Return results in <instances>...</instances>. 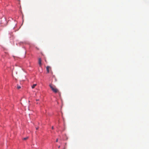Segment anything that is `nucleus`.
Listing matches in <instances>:
<instances>
[{"label":"nucleus","mask_w":149,"mask_h":149,"mask_svg":"<svg viewBox=\"0 0 149 149\" xmlns=\"http://www.w3.org/2000/svg\"><path fill=\"white\" fill-rule=\"evenodd\" d=\"M60 148V146H58V148Z\"/></svg>","instance_id":"nucleus-11"},{"label":"nucleus","mask_w":149,"mask_h":149,"mask_svg":"<svg viewBox=\"0 0 149 149\" xmlns=\"http://www.w3.org/2000/svg\"><path fill=\"white\" fill-rule=\"evenodd\" d=\"M21 86H19L18 85H17V88L18 89H19L21 88Z\"/></svg>","instance_id":"nucleus-5"},{"label":"nucleus","mask_w":149,"mask_h":149,"mask_svg":"<svg viewBox=\"0 0 149 149\" xmlns=\"http://www.w3.org/2000/svg\"><path fill=\"white\" fill-rule=\"evenodd\" d=\"M49 86L53 92L55 93H59L58 90L56 87V86L52 84H49Z\"/></svg>","instance_id":"nucleus-1"},{"label":"nucleus","mask_w":149,"mask_h":149,"mask_svg":"<svg viewBox=\"0 0 149 149\" xmlns=\"http://www.w3.org/2000/svg\"><path fill=\"white\" fill-rule=\"evenodd\" d=\"M52 130H53L54 129V127L53 126H52Z\"/></svg>","instance_id":"nucleus-7"},{"label":"nucleus","mask_w":149,"mask_h":149,"mask_svg":"<svg viewBox=\"0 0 149 149\" xmlns=\"http://www.w3.org/2000/svg\"><path fill=\"white\" fill-rule=\"evenodd\" d=\"M28 137H26L24 138H23V140H26V139H28Z\"/></svg>","instance_id":"nucleus-6"},{"label":"nucleus","mask_w":149,"mask_h":149,"mask_svg":"<svg viewBox=\"0 0 149 149\" xmlns=\"http://www.w3.org/2000/svg\"><path fill=\"white\" fill-rule=\"evenodd\" d=\"M36 129L37 130H38V127H36Z\"/></svg>","instance_id":"nucleus-9"},{"label":"nucleus","mask_w":149,"mask_h":149,"mask_svg":"<svg viewBox=\"0 0 149 149\" xmlns=\"http://www.w3.org/2000/svg\"><path fill=\"white\" fill-rule=\"evenodd\" d=\"M38 100H37H37H36L37 101H38Z\"/></svg>","instance_id":"nucleus-10"},{"label":"nucleus","mask_w":149,"mask_h":149,"mask_svg":"<svg viewBox=\"0 0 149 149\" xmlns=\"http://www.w3.org/2000/svg\"><path fill=\"white\" fill-rule=\"evenodd\" d=\"M37 85L36 84H34L31 86L32 88H34Z\"/></svg>","instance_id":"nucleus-4"},{"label":"nucleus","mask_w":149,"mask_h":149,"mask_svg":"<svg viewBox=\"0 0 149 149\" xmlns=\"http://www.w3.org/2000/svg\"><path fill=\"white\" fill-rule=\"evenodd\" d=\"M38 63H39L40 66H41V65H42L41 60V58H39L38 59Z\"/></svg>","instance_id":"nucleus-3"},{"label":"nucleus","mask_w":149,"mask_h":149,"mask_svg":"<svg viewBox=\"0 0 149 149\" xmlns=\"http://www.w3.org/2000/svg\"><path fill=\"white\" fill-rule=\"evenodd\" d=\"M51 69V68L49 66H47L46 67V70L48 73L49 72V70Z\"/></svg>","instance_id":"nucleus-2"},{"label":"nucleus","mask_w":149,"mask_h":149,"mask_svg":"<svg viewBox=\"0 0 149 149\" xmlns=\"http://www.w3.org/2000/svg\"><path fill=\"white\" fill-rule=\"evenodd\" d=\"M56 142H57L58 141V139H56Z\"/></svg>","instance_id":"nucleus-8"}]
</instances>
